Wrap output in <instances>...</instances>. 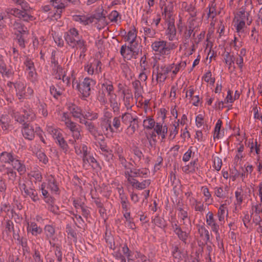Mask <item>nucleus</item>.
Returning a JSON list of instances; mask_svg holds the SVG:
<instances>
[{"label":"nucleus","instance_id":"f257e3e1","mask_svg":"<svg viewBox=\"0 0 262 262\" xmlns=\"http://www.w3.org/2000/svg\"><path fill=\"white\" fill-rule=\"evenodd\" d=\"M60 120L64 123L66 128L70 130L72 139L68 140L70 144H74L76 141L82 139L81 129L80 126L76 122L73 121L71 117L68 112H61L60 114Z\"/></svg>","mask_w":262,"mask_h":262},{"label":"nucleus","instance_id":"f03ea898","mask_svg":"<svg viewBox=\"0 0 262 262\" xmlns=\"http://www.w3.org/2000/svg\"><path fill=\"white\" fill-rule=\"evenodd\" d=\"M175 42H167L166 40L158 39L151 43V48L156 55L163 57L169 56L171 51L176 49Z\"/></svg>","mask_w":262,"mask_h":262},{"label":"nucleus","instance_id":"7ed1b4c3","mask_svg":"<svg viewBox=\"0 0 262 262\" xmlns=\"http://www.w3.org/2000/svg\"><path fill=\"white\" fill-rule=\"evenodd\" d=\"M121 120L125 125H128L125 130L128 137H132L139 127L140 119L135 113L125 112L121 115Z\"/></svg>","mask_w":262,"mask_h":262},{"label":"nucleus","instance_id":"20e7f679","mask_svg":"<svg viewBox=\"0 0 262 262\" xmlns=\"http://www.w3.org/2000/svg\"><path fill=\"white\" fill-rule=\"evenodd\" d=\"M9 112L14 117V120L20 124H28L27 122L33 121L36 118V115L30 107L25 106L23 109V114L14 108H10Z\"/></svg>","mask_w":262,"mask_h":262},{"label":"nucleus","instance_id":"39448f33","mask_svg":"<svg viewBox=\"0 0 262 262\" xmlns=\"http://www.w3.org/2000/svg\"><path fill=\"white\" fill-rule=\"evenodd\" d=\"M96 82L92 78L85 77L80 83L74 78L73 80V88L77 90L84 98H88L91 94V88L95 84Z\"/></svg>","mask_w":262,"mask_h":262},{"label":"nucleus","instance_id":"423d86ee","mask_svg":"<svg viewBox=\"0 0 262 262\" xmlns=\"http://www.w3.org/2000/svg\"><path fill=\"white\" fill-rule=\"evenodd\" d=\"M152 77L155 76L157 83H163L169 74L168 64L160 63L156 60L152 66Z\"/></svg>","mask_w":262,"mask_h":262},{"label":"nucleus","instance_id":"0eeeda50","mask_svg":"<svg viewBox=\"0 0 262 262\" xmlns=\"http://www.w3.org/2000/svg\"><path fill=\"white\" fill-rule=\"evenodd\" d=\"M114 90L115 89L112 82L108 79H104L101 83V88L97 96V100L102 104H107V99L106 96L115 92Z\"/></svg>","mask_w":262,"mask_h":262},{"label":"nucleus","instance_id":"6e6552de","mask_svg":"<svg viewBox=\"0 0 262 262\" xmlns=\"http://www.w3.org/2000/svg\"><path fill=\"white\" fill-rule=\"evenodd\" d=\"M10 108H13L10 106L6 107L4 113L0 116V127L5 134L13 128L11 117L14 119V117L9 112Z\"/></svg>","mask_w":262,"mask_h":262},{"label":"nucleus","instance_id":"1a4fd4ad","mask_svg":"<svg viewBox=\"0 0 262 262\" xmlns=\"http://www.w3.org/2000/svg\"><path fill=\"white\" fill-rule=\"evenodd\" d=\"M102 63L98 59H94L84 66V70L88 75H99L102 72Z\"/></svg>","mask_w":262,"mask_h":262},{"label":"nucleus","instance_id":"9d476101","mask_svg":"<svg viewBox=\"0 0 262 262\" xmlns=\"http://www.w3.org/2000/svg\"><path fill=\"white\" fill-rule=\"evenodd\" d=\"M222 0H213L209 5V12L207 14L209 18L213 19L217 14H219L221 10L224 7Z\"/></svg>","mask_w":262,"mask_h":262},{"label":"nucleus","instance_id":"9b49d317","mask_svg":"<svg viewBox=\"0 0 262 262\" xmlns=\"http://www.w3.org/2000/svg\"><path fill=\"white\" fill-rule=\"evenodd\" d=\"M186 61L181 60L177 63H168L169 74L172 79L176 78L177 75L186 68Z\"/></svg>","mask_w":262,"mask_h":262},{"label":"nucleus","instance_id":"f8f14e48","mask_svg":"<svg viewBox=\"0 0 262 262\" xmlns=\"http://www.w3.org/2000/svg\"><path fill=\"white\" fill-rule=\"evenodd\" d=\"M206 222L207 226L209 228L211 231L215 234H218V231L220 230L221 223L216 221L213 213L211 211H208L206 215Z\"/></svg>","mask_w":262,"mask_h":262},{"label":"nucleus","instance_id":"ddd939ff","mask_svg":"<svg viewBox=\"0 0 262 262\" xmlns=\"http://www.w3.org/2000/svg\"><path fill=\"white\" fill-rule=\"evenodd\" d=\"M132 252L125 244L121 248V250L119 249L114 251L112 253L113 256L120 262H126V257L129 259L132 256Z\"/></svg>","mask_w":262,"mask_h":262},{"label":"nucleus","instance_id":"4468645a","mask_svg":"<svg viewBox=\"0 0 262 262\" xmlns=\"http://www.w3.org/2000/svg\"><path fill=\"white\" fill-rule=\"evenodd\" d=\"M64 37L67 43L70 47L74 46L75 41L82 37L79 35L78 31L76 28H72L65 33Z\"/></svg>","mask_w":262,"mask_h":262},{"label":"nucleus","instance_id":"2eb2a0df","mask_svg":"<svg viewBox=\"0 0 262 262\" xmlns=\"http://www.w3.org/2000/svg\"><path fill=\"white\" fill-rule=\"evenodd\" d=\"M247 15H249V12L246 14L244 10H241L238 12L234 18V26L237 32H241L245 26V20Z\"/></svg>","mask_w":262,"mask_h":262},{"label":"nucleus","instance_id":"dca6fc26","mask_svg":"<svg viewBox=\"0 0 262 262\" xmlns=\"http://www.w3.org/2000/svg\"><path fill=\"white\" fill-rule=\"evenodd\" d=\"M80 123L85 125L86 129L95 139L96 140L98 137L101 136V131L99 130V129L94 123L84 120L80 121Z\"/></svg>","mask_w":262,"mask_h":262},{"label":"nucleus","instance_id":"f3484780","mask_svg":"<svg viewBox=\"0 0 262 262\" xmlns=\"http://www.w3.org/2000/svg\"><path fill=\"white\" fill-rule=\"evenodd\" d=\"M8 13L20 19H23L26 21H32L34 19L33 16L16 8L9 9Z\"/></svg>","mask_w":262,"mask_h":262},{"label":"nucleus","instance_id":"a211bd4d","mask_svg":"<svg viewBox=\"0 0 262 262\" xmlns=\"http://www.w3.org/2000/svg\"><path fill=\"white\" fill-rule=\"evenodd\" d=\"M68 109L70 112L68 113L70 115L71 114L74 118L79 119L80 123V121L85 120L83 119L84 114L81 107L73 103H69L68 105Z\"/></svg>","mask_w":262,"mask_h":262},{"label":"nucleus","instance_id":"6ab92c4d","mask_svg":"<svg viewBox=\"0 0 262 262\" xmlns=\"http://www.w3.org/2000/svg\"><path fill=\"white\" fill-rule=\"evenodd\" d=\"M128 178L126 179L128 183H129L133 187L142 190L148 187L151 181L149 179L144 180L141 182H139L135 179L131 178L130 175H127Z\"/></svg>","mask_w":262,"mask_h":262},{"label":"nucleus","instance_id":"aec40b11","mask_svg":"<svg viewBox=\"0 0 262 262\" xmlns=\"http://www.w3.org/2000/svg\"><path fill=\"white\" fill-rule=\"evenodd\" d=\"M72 145L74 146L75 153L82 158V161H88L86 157L89 155V151L87 146L84 144L79 145L78 141Z\"/></svg>","mask_w":262,"mask_h":262},{"label":"nucleus","instance_id":"412c9836","mask_svg":"<svg viewBox=\"0 0 262 262\" xmlns=\"http://www.w3.org/2000/svg\"><path fill=\"white\" fill-rule=\"evenodd\" d=\"M99 130L101 131V136H100L102 138L101 139L102 141L104 139L103 135L108 136L110 133H113L114 132V128L111 125V121L100 119V129Z\"/></svg>","mask_w":262,"mask_h":262},{"label":"nucleus","instance_id":"4be33fe9","mask_svg":"<svg viewBox=\"0 0 262 262\" xmlns=\"http://www.w3.org/2000/svg\"><path fill=\"white\" fill-rule=\"evenodd\" d=\"M123 104L127 110H131L133 104V96L130 90H123L122 92Z\"/></svg>","mask_w":262,"mask_h":262},{"label":"nucleus","instance_id":"5701e85b","mask_svg":"<svg viewBox=\"0 0 262 262\" xmlns=\"http://www.w3.org/2000/svg\"><path fill=\"white\" fill-rule=\"evenodd\" d=\"M11 27L16 35L28 34L27 28L18 20L12 23Z\"/></svg>","mask_w":262,"mask_h":262},{"label":"nucleus","instance_id":"b1692460","mask_svg":"<svg viewBox=\"0 0 262 262\" xmlns=\"http://www.w3.org/2000/svg\"><path fill=\"white\" fill-rule=\"evenodd\" d=\"M120 54L122 56L127 60L131 59H136L138 55L136 53H133L132 50L126 45H122L120 49Z\"/></svg>","mask_w":262,"mask_h":262},{"label":"nucleus","instance_id":"393cba45","mask_svg":"<svg viewBox=\"0 0 262 262\" xmlns=\"http://www.w3.org/2000/svg\"><path fill=\"white\" fill-rule=\"evenodd\" d=\"M46 181H47V188L52 192L57 193L58 191L59 188L54 176L52 174L47 175Z\"/></svg>","mask_w":262,"mask_h":262},{"label":"nucleus","instance_id":"a878e982","mask_svg":"<svg viewBox=\"0 0 262 262\" xmlns=\"http://www.w3.org/2000/svg\"><path fill=\"white\" fill-rule=\"evenodd\" d=\"M107 102H109L110 106L112 108L114 112H117L120 109V104L117 101V96L115 92L106 96Z\"/></svg>","mask_w":262,"mask_h":262},{"label":"nucleus","instance_id":"bb28decb","mask_svg":"<svg viewBox=\"0 0 262 262\" xmlns=\"http://www.w3.org/2000/svg\"><path fill=\"white\" fill-rule=\"evenodd\" d=\"M23 125L22 134L24 137L28 140H32L34 138V131L33 127L29 124H21Z\"/></svg>","mask_w":262,"mask_h":262},{"label":"nucleus","instance_id":"cd10ccee","mask_svg":"<svg viewBox=\"0 0 262 262\" xmlns=\"http://www.w3.org/2000/svg\"><path fill=\"white\" fill-rule=\"evenodd\" d=\"M23 195L26 198H30L34 203H36L39 200L38 193L36 189L33 187H29L28 189H26V190L23 193Z\"/></svg>","mask_w":262,"mask_h":262},{"label":"nucleus","instance_id":"c85d7f7f","mask_svg":"<svg viewBox=\"0 0 262 262\" xmlns=\"http://www.w3.org/2000/svg\"><path fill=\"white\" fill-rule=\"evenodd\" d=\"M134 89V96L137 101H141L142 98L143 88L141 86L140 80H135L132 83Z\"/></svg>","mask_w":262,"mask_h":262},{"label":"nucleus","instance_id":"c756f323","mask_svg":"<svg viewBox=\"0 0 262 262\" xmlns=\"http://www.w3.org/2000/svg\"><path fill=\"white\" fill-rule=\"evenodd\" d=\"M228 215V210L225 204H222L219 207L217 216L219 223H221V225H223L225 223V219Z\"/></svg>","mask_w":262,"mask_h":262},{"label":"nucleus","instance_id":"7c9ffc66","mask_svg":"<svg viewBox=\"0 0 262 262\" xmlns=\"http://www.w3.org/2000/svg\"><path fill=\"white\" fill-rule=\"evenodd\" d=\"M236 205L241 207L243 202L247 196L246 192L241 187H238L235 192Z\"/></svg>","mask_w":262,"mask_h":262},{"label":"nucleus","instance_id":"2f4dec72","mask_svg":"<svg viewBox=\"0 0 262 262\" xmlns=\"http://www.w3.org/2000/svg\"><path fill=\"white\" fill-rule=\"evenodd\" d=\"M26 87V84L23 82L18 81L14 83L16 95L19 99H24Z\"/></svg>","mask_w":262,"mask_h":262},{"label":"nucleus","instance_id":"473e14b6","mask_svg":"<svg viewBox=\"0 0 262 262\" xmlns=\"http://www.w3.org/2000/svg\"><path fill=\"white\" fill-rule=\"evenodd\" d=\"M178 210V217L180 219L182 222V224L185 226V228H187V226L190 225V221L188 217V212L182 208H180Z\"/></svg>","mask_w":262,"mask_h":262},{"label":"nucleus","instance_id":"72a5a7b5","mask_svg":"<svg viewBox=\"0 0 262 262\" xmlns=\"http://www.w3.org/2000/svg\"><path fill=\"white\" fill-rule=\"evenodd\" d=\"M0 73L3 77L5 76L8 78L13 75V71L7 68L2 56H0Z\"/></svg>","mask_w":262,"mask_h":262},{"label":"nucleus","instance_id":"f704fd0d","mask_svg":"<svg viewBox=\"0 0 262 262\" xmlns=\"http://www.w3.org/2000/svg\"><path fill=\"white\" fill-rule=\"evenodd\" d=\"M166 35L169 41H173L176 38V29L174 23L169 22L168 24Z\"/></svg>","mask_w":262,"mask_h":262},{"label":"nucleus","instance_id":"c9c22d12","mask_svg":"<svg viewBox=\"0 0 262 262\" xmlns=\"http://www.w3.org/2000/svg\"><path fill=\"white\" fill-rule=\"evenodd\" d=\"M27 231L32 235L36 236L42 233V228L37 225L35 222H30L28 224Z\"/></svg>","mask_w":262,"mask_h":262},{"label":"nucleus","instance_id":"e433bc0d","mask_svg":"<svg viewBox=\"0 0 262 262\" xmlns=\"http://www.w3.org/2000/svg\"><path fill=\"white\" fill-rule=\"evenodd\" d=\"M11 163L13 168L16 169L20 174H23L25 172V165L21 161L14 158Z\"/></svg>","mask_w":262,"mask_h":262},{"label":"nucleus","instance_id":"4c0bfd02","mask_svg":"<svg viewBox=\"0 0 262 262\" xmlns=\"http://www.w3.org/2000/svg\"><path fill=\"white\" fill-rule=\"evenodd\" d=\"M154 129L157 135L161 136L163 139L165 138L168 130L166 125H163L160 122H157Z\"/></svg>","mask_w":262,"mask_h":262},{"label":"nucleus","instance_id":"58836bf2","mask_svg":"<svg viewBox=\"0 0 262 262\" xmlns=\"http://www.w3.org/2000/svg\"><path fill=\"white\" fill-rule=\"evenodd\" d=\"M52 5L57 10V12L60 15L62 10L64 9L67 2L65 0H50Z\"/></svg>","mask_w":262,"mask_h":262},{"label":"nucleus","instance_id":"ea45409f","mask_svg":"<svg viewBox=\"0 0 262 262\" xmlns=\"http://www.w3.org/2000/svg\"><path fill=\"white\" fill-rule=\"evenodd\" d=\"M201 190L204 196V202L207 205L211 204L213 202V199L208 187L205 186H202Z\"/></svg>","mask_w":262,"mask_h":262},{"label":"nucleus","instance_id":"a19ab883","mask_svg":"<svg viewBox=\"0 0 262 262\" xmlns=\"http://www.w3.org/2000/svg\"><path fill=\"white\" fill-rule=\"evenodd\" d=\"M46 130L47 132L52 136L54 140L62 134L60 129L52 124H47Z\"/></svg>","mask_w":262,"mask_h":262},{"label":"nucleus","instance_id":"79ce46f5","mask_svg":"<svg viewBox=\"0 0 262 262\" xmlns=\"http://www.w3.org/2000/svg\"><path fill=\"white\" fill-rule=\"evenodd\" d=\"M222 125V121L219 119L216 123L214 129V139H219L222 138L224 136V129H221Z\"/></svg>","mask_w":262,"mask_h":262},{"label":"nucleus","instance_id":"37998d69","mask_svg":"<svg viewBox=\"0 0 262 262\" xmlns=\"http://www.w3.org/2000/svg\"><path fill=\"white\" fill-rule=\"evenodd\" d=\"M70 47L72 48H76L77 50H80V56H82L84 54L87 50L86 42L82 37L75 41V45L74 46Z\"/></svg>","mask_w":262,"mask_h":262},{"label":"nucleus","instance_id":"c03bdc74","mask_svg":"<svg viewBox=\"0 0 262 262\" xmlns=\"http://www.w3.org/2000/svg\"><path fill=\"white\" fill-rule=\"evenodd\" d=\"M184 230H183L182 228L177 232L174 233L178 237L180 240L182 241L185 244L187 243V239L190 234V230H188V228H185V227L183 228Z\"/></svg>","mask_w":262,"mask_h":262},{"label":"nucleus","instance_id":"a18cd8bd","mask_svg":"<svg viewBox=\"0 0 262 262\" xmlns=\"http://www.w3.org/2000/svg\"><path fill=\"white\" fill-rule=\"evenodd\" d=\"M190 201L192 202V206L195 211L200 212L202 213L204 212L206 207L204 204V203L196 200L193 197L190 199Z\"/></svg>","mask_w":262,"mask_h":262},{"label":"nucleus","instance_id":"49530a36","mask_svg":"<svg viewBox=\"0 0 262 262\" xmlns=\"http://www.w3.org/2000/svg\"><path fill=\"white\" fill-rule=\"evenodd\" d=\"M119 164L121 165L122 167L125 169L124 171V177L127 179L128 178L127 175L130 172V169L132 168V164L130 162H128L126 161L125 158H121V159H119Z\"/></svg>","mask_w":262,"mask_h":262},{"label":"nucleus","instance_id":"de8ad7c7","mask_svg":"<svg viewBox=\"0 0 262 262\" xmlns=\"http://www.w3.org/2000/svg\"><path fill=\"white\" fill-rule=\"evenodd\" d=\"M73 19L75 21L80 22L84 25L92 23L94 20L93 17L85 15H75Z\"/></svg>","mask_w":262,"mask_h":262},{"label":"nucleus","instance_id":"09e8293b","mask_svg":"<svg viewBox=\"0 0 262 262\" xmlns=\"http://www.w3.org/2000/svg\"><path fill=\"white\" fill-rule=\"evenodd\" d=\"M14 158L12 153L3 151L0 154V162L3 164H10L11 163Z\"/></svg>","mask_w":262,"mask_h":262},{"label":"nucleus","instance_id":"8fccbe9b","mask_svg":"<svg viewBox=\"0 0 262 262\" xmlns=\"http://www.w3.org/2000/svg\"><path fill=\"white\" fill-rule=\"evenodd\" d=\"M142 29L143 30V36L145 40L147 38L155 37L156 34V31L155 29L152 28L151 26H142Z\"/></svg>","mask_w":262,"mask_h":262},{"label":"nucleus","instance_id":"3c124183","mask_svg":"<svg viewBox=\"0 0 262 262\" xmlns=\"http://www.w3.org/2000/svg\"><path fill=\"white\" fill-rule=\"evenodd\" d=\"M182 8L185 11L188 12L192 17L196 15L195 7L192 3H188L186 2H183L182 3Z\"/></svg>","mask_w":262,"mask_h":262},{"label":"nucleus","instance_id":"603ef678","mask_svg":"<svg viewBox=\"0 0 262 262\" xmlns=\"http://www.w3.org/2000/svg\"><path fill=\"white\" fill-rule=\"evenodd\" d=\"M86 159L88 161H83V165H85L89 164L90 165L92 166L93 169L96 170L101 169V167L99 163L97 161L94 157L88 155L86 157Z\"/></svg>","mask_w":262,"mask_h":262},{"label":"nucleus","instance_id":"864d4df0","mask_svg":"<svg viewBox=\"0 0 262 262\" xmlns=\"http://www.w3.org/2000/svg\"><path fill=\"white\" fill-rule=\"evenodd\" d=\"M198 232L200 236L207 243L210 242V233L208 229L204 226H201L198 228Z\"/></svg>","mask_w":262,"mask_h":262},{"label":"nucleus","instance_id":"5fc2aeb1","mask_svg":"<svg viewBox=\"0 0 262 262\" xmlns=\"http://www.w3.org/2000/svg\"><path fill=\"white\" fill-rule=\"evenodd\" d=\"M224 61L225 63L228 66V69L229 70L235 69L234 65L235 58L233 55H231L229 52H226L224 55Z\"/></svg>","mask_w":262,"mask_h":262},{"label":"nucleus","instance_id":"6e6d98bb","mask_svg":"<svg viewBox=\"0 0 262 262\" xmlns=\"http://www.w3.org/2000/svg\"><path fill=\"white\" fill-rule=\"evenodd\" d=\"M55 140L56 143L58 144V145L64 152H67L69 150V146L68 145L67 141L64 140V138L63 137L62 134L58 136Z\"/></svg>","mask_w":262,"mask_h":262},{"label":"nucleus","instance_id":"4d7b16f0","mask_svg":"<svg viewBox=\"0 0 262 262\" xmlns=\"http://www.w3.org/2000/svg\"><path fill=\"white\" fill-rule=\"evenodd\" d=\"M56 52L53 51L51 54V63L53 67V70L54 72L56 71L58 72H62V68L58 65V59L56 57Z\"/></svg>","mask_w":262,"mask_h":262},{"label":"nucleus","instance_id":"13d9d810","mask_svg":"<svg viewBox=\"0 0 262 262\" xmlns=\"http://www.w3.org/2000/svg\"><path fill=\"white\" fill-rule=\"evenodd\" d=\"M64 90L58 86L51 85L50 88L51 94L56 99H58L63 93Z\"/></svg>","mask_w":262,"mask_h":262},{"label":"nucleus","instance_id":"bf43d9fd","mask_svg":"<svg viewBox=\"0 0 262 262\" xmlns=\"http://www.w3.org/2000/svg\"><path fill=\"white\" fill-rule=\"evenodd\" d=\"M45 234L47 239L52 238L54 239V236L55 233V228L51 225H47L44 228Z\"/></svg>","mask_w":262,"mask_h":262},{"label":"nucleus","instance_id":"052dcab7","mask_svg":"<svg viewBox=\"0 0 262 262\" xmlns=\"http://www.w3.org/2000/svg\"><path fill=\"white\" fill-rule=\"evenodd\" d=\"M14 231V224L11 221L8 220L6 222L5 229L3 232L4 236L9 237L11 232Z\"/></svg>","mask_w":262,"mask_h":262},{"label":"nucleus","instance_id":"680f3d73","mask_svg":"<svg viewBox=\"0 0 262 262\" xmlns=\"http://www.w3.org/2000/svg\"><path fill=\"white\" fill-rule=\"evenodd\" d=\"M13 3L21 7L23 11H25L28 13L31 10L29 4L25 0H12Z\"/></svg>","mask_w":262,"mask_h":262},{"label":"nucleus","instance_id":"e2e57ef3","mask_svg":"<svg viewBox=\"0 0 262 262\" xmlns=\"http://www.w3.org/2000/svg\"><path fill=\"white\" fill-rule=\"evenodd\" d=\"M156 124L154 119L150 117H146L143 121V127L147 129L154 128Z\"/></svg>","mask_w":262,"mask_h":262},{"label":"nucleus","instance_id":"0e129e2a","mask_svg":"<svg viewBox=\"0 0 262 262\" xmlns=\"http://www.w3.org/2000/svg\"><path fill=\"white\" fill-rule=\"evenodd\" d=\"M128 46L132 50V52L133 53H136V54L138 55H139L140 52L141 50V46L139 43L138 40L129 42Z\"/></svg>","mask_w":262,"mask_h":262},{"label":"nucleus","instance_id":"69168bd1","mask_svg":"<svg viewBox=\"0 0 262 262\" xmlns=\"http://www.w3.org/2000/svg\"><path fill=\"white\" fill-rule=\"evenodd\" d=\"M5 174L8 176V178L9 181H11L13 183L15 182L16 178V172L11 167H6L5 168Z\"/></svg>","mask_w":262,"mask_h":262},{"label":"nucleus","instance_id":"338daca9","mask_svg":"<svg viewBox=\"0 0 262 262\" xmlns=\"http://www.w3.org/2000/svg\"><path fill=\"white\" fill-rule=\"evenodd\" d=\"M137 35L136 30L135 29H133L128 31L127 35L126 36V41L128 42L133 41L137 39Z\"/></svg>","mask_w":262,"mask_h":262},{"label":"nucleus","instance_id":"774afa93","mask_svg":"<svg viewBox=\"0 0 262 262\" xmlns=\"http://www.w3.org/2000/svg\"><path fill=\"white\" fill-rule=\"evenodd\" d=\"M152 222L155 225L161 228H164L166 226L164 219L159 216H156L154 219H153Z\"/></svg>","mask_w":262,"mask_h":262}]
</instances>
